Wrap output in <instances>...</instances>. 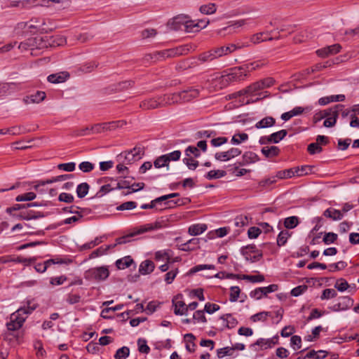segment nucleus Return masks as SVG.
Returning <instances> with one entry per match:
<instances>
[{
	"label": "nucleus",
	"mask_w": 359,
	"mask_h": 359,
	"mask_svg": "<svg viewBox=\"0 0 359 359\" xmlns=\"http://www.w3.org/2000/svg\"><path fill=\"white\" fill-rule=\"evenodd\" d=\"M262 154L266 158H271L278 156L280 149L276 146L264 147L261 149Z\"/></svg>",
	"instance_id": "nucleus-24"
},
{
	"label": "nucleus",
	"mask_w": 359,
	"mask_h": 359,
	"mask_svg": "<svg viewBox=\"0 0 359 359\" xmlns=\"http://www.w3.org/2000/svg\"><path fill=\"white\" fill-rule=\"evenodd\" d=\"M90 189V186L87 182H82L79 184L76 187V195L78 198H84L88 193Z\"/></svg>",
	"instance_id": "nucleus-32"
},
{
	"label": "nucleus",
	"mask_w": 359,
	"mask_h": 359,
	"mask_svg": "<svg viewBox=\"0 0 359 359\" xmlns=\"http://www.w3.org/2000/svg\"><path fill=\"white\" fill-rule=\"evenodd\" d=\"M204 310H198L194 312V315H193V320H194V323H205L207 320H206V318H205V313H204Z\"/></svg>",
	"instance_id": "nucleus-59"
},
{
	"label": "nucleus",
	"mask_w": 359,
	"mask_h": 359,
	"mask_svg": "<svg viewBox=\"0 0 359 359\" xmlns=\"http://www.w3.org/2000/svg\"><path fill=\"white\" fill-rule=\"evenodd\" d=\"M263 65L260 61H256L251 63H248L246 65L241 66L243 68V72L245 73V76H248V74L261 67Z\"/></svg>",
	"instance_id": "nucleus-33"
},
{
	"label": "nucleus",
	"mask_w": 359,
	"mask_h": 359,
	"mask_svg": "<svg viewBox=\"0 0 359 359\" xmlns=\"http://www.w3.org/2000/svg\"><path fill=\"white\" fill-rule=\"evenodd\" d=\"M323 216L332 220H340L343 218V214L339 210L332 208H327L323 212Z\"/></svg>",
	"instance_id": "nucleus-23"
},
{
	"label": "nucleus",
	"mask_w": 359,
	"mask_h": 359,
	"mask_svg": "<svg viewBox=\"0 0 359 359\" xmlns=\"http://www.w3.org/2000/svg\"><path fill=\"white\" fill-rule=\"evenodd\" d=\"M133 85V81H125L121 83H118L117 84H114L111 86V92H116V91H121L126 90L129 88H130Z\"/></svg>",
	"instance_id": "nucleus-30"
},
{
	"label": "nucleus",
	"mask_w": 359,
	"mask_h": 359,
	"mask_svg": "<svg viewBox=\"0 0 359 359\" xmlns=\"http://www.w3.org/2000/svg\"><path fill=\"white\" fill-rule=\"evenodd\" d=\"M73 177V175L72 174H65L61 175L59 176L53 177L51 179H48L46 180H39L36 182V184L34 185V188L35 190L39 191L40 192H43L42 190L39 189V187L41 186H45L46 184H52L57 182L65 181Z\"/></svg>",
	"instance_id": "nucleus-10"
},
{
	"label": "nucleus",
	"mask_w": 359,
	"mask_h": 359,
	"mask_svg": "<svg viewBox=\"0 0 359 359\" xmlns=\"http://www.w3.org/2000/svg\"><path fill=\"white\" fill-rule=\"evenodd\" d=\"M262 84L260 83V81H257V82H255L254 83L250 85L249 86H248L246 88L241 90L238 93L240 95H244V94H249V95H252L254 93H255L256 92L260 90H262Z\"/></svg>",
	"instance_id": "nucleus-27"
},
{
	"label": "nucleus",
	"mask_w": 359,
	"mask_h": 359,
	"mask_svg": "<svg viewBox=\"0 0 359 359\" xmlns=\"http://www.w3.org/2000/svg\"><path fill=\"white\" fill-rule=\"evenodd\" d=\"M183 50H184V48H182V47L177 48L176 49L165 50H163V51H161V52L156 53L154 55H151V54L147 55L145 56L144 59L147 61H149V60H154V59L157 60V59H158L160 57L164 59V58H166V57H174V56L182 54Z\"/></svg>",
	"instance_id": "nucleus-7"
},
{
	"label": "nucleus",
	"mask_w": 359,
	"mask_h": 359,
	"mask_svg": "<svg viewBox=\"0 0 359 359\" xmlns=\"http://www.w3.org/2000/svg\"><path fill=\"white\" fill-rule=\"evenodd\" d=\"M109 276V271L106 266L94 267L86 271L84 277L86 280L96 282L103 281Z\"/></svg>",
	"instance_id": "nucleus-5"
},
{
	"label": "nucleus",
	"mask_w": 359,
	"mask_h": 359,
	"mask_svg": "<svg viewBox=\"0 0 359 359\" xmlns=\"http://www.w3.org/2000/svg\"><path fill=\"white\" fill-rule=\"evenodd\" d=\"M155 269L154 263L149 259L143 261L139 268V272L142 275H147L154 271Z\"/></svg>",
	"instance_id": "nucleus-18"
},
{
	"label": "nucleus",
	"mask_w": 359,
	"mask_h": 359,
	"mask_svg": "<svg viewBox=\"0 0 359 359\" xmlns=\"http://www.w3.org/2000/svg\"><path fill=\"white\" fill-rule=\"evenodd\" d=\"M48 214H45L42 212L39 211H34V210H26V211H21L18 214H14L13 217L24 219V220H31V219H36L39 218H43L47 216Z\"/></svg>",
	"instance_id": "nucleus-9"
},
{
	"label": "nucleus",
	"mask_w": 359,
	"mask_h": 359,
	"mask_svg": "<svg viewBox=\"0 0 359 359\" xmlns=\"http://www.w3.org/2000/svg\"><path fill=\"white\" fill-rule=\"evenodd\" d=\"M200 90L197 88L190 87L178 93L179 101L189 102L199 95Z\"/></svg>",
	"instance_id": "nucleus-11"
},
{
	"label": "nucleus",
	"mask_w": 359,
	"mask_h": 359,
	"mask_svg": "<svg viewBox=\"0 0 359 359\" xmlns=\"http://www.w3.org/2000/svg\"><path fill=\"white\" fill-rule=\"evenodd\" d=\"M137 203L135 201H127L116 207L118 211L129 210L137 208Z\"/></svg>",
	"instance_id": "nucleus-54"
},
{
	"label": "nucleus",
	"mask_w": 359,
	"mask_h": 359,
	"mask_svg": "<svg viewBox=\"0 0 359 359\" xmlns=\"http://www.w3.org/2000/svg\"><path fill=\"white\" fill-rule=\"evenodd\" d=\"M237 324V320L231 314L227 313L218 318L215 328L219 330H224L225 328L232 329Z\"/></svg>",
	"instance_id": "nucleus-6"
},
{
	"label": "nucleus",
	"mask_w": 359,
	"mask_h": 359,
	"mask_svg": "<svg viewBox=\"0 0 359 359\" xmlns=\"http://www.w3.org/2000/svg\"><path fill=\"white\" fill-rule=\"evenodd\" d=\"M290 236L291 234L287 231H281L277 237V245L279 247L285 245Z\"/></svg>",
	"instance_id": "nucleus-43"
},
{
	"label": "nucleus",
	"mask_w": 359,
	"mask_h": 359,
	"mask_svg": "<svg viewBox=\"0 0 359 359\" xmlns=\"http://www.w3.org/2000/svg\"><path fill=\"white\" fill-rule=\"evenodd\" d=\"M184 29L187 32H194L200 30L198 23L194 20H187V22H184Z\"/></svg>",
	"instance_id": "nucleus-50"
},
{
	"label": "nucleus",
	"mask_w": 359,
	"mask_h": 359,
	"mask_svg": "<svg viewBox=\"0 0 359 359\" xmlns=\"http://www.w3.org/2000/svg\"><path fill=\"white\" fill-rule=\"evenodd\" d=\"M341 48V46L339 43H335L329 46L324 47L323 48L316 50V53L321 57H325L331 55L338 53Z\"/></svg>",
	"instance_id": "nucleus-12"
},
{
	"label": "nucleus",
	"mask_w": 359,
	"mask_h": 359,
	"mask_svg": "<svg viewBox=\"0 0 359 359\" xmlns=\"http://www.w3.org/2000/svg\"><path fill=\"white\" fill-rule=\"evenodd\" d=\"M307 151L310 154L313 155L322 152L323 148L319 143L313 142L308 145Z\"/></svg>",
	"instance_id": "nucleus-57"
},
{
	"label": "nucleus",
	"mask_w": 359,
	"mask_h": 359,
	"mask_svg": "<svg viewBox=\"0 0 359 359\" xmlns=\"http://www.w3.org/2000/svg\"><path fill=\"white\" fill-rule=\"evenodd\" d=\"M154 165L156 168H161L162 167L168 168V159L165 157V155H162L158 157L154 162Z\"/></svg>",
	"instance_id": "nucleus-53"
},
{
	"label": "nucleus",
	"mask_w": 359,
	"mask_h": 359,
	"mask_svg": "<svg viewBox=\"0 0 359 359\" xmlns=\"http://www.w3.org/2000/svg\"><path fill=\"white\" fill-rule=\"evenodd\" d=\"M287 134V131L284 129L271 134L270 135L272 142L274 144L278 143L280 141H281L286 137Z\"/></svg>",
	"instance_id": "nucleus-41"
},
{
	"label": "nucleus",
	"mask_w": 359,
	"mask_h": 359,
	"mask_svg": "<svg viewBox=\"0 0 359 359\" xmlns=\"http://www.w3.org/2000/svg\"><path fill=\"white\" fill-rule=\"evenodd\" d=\"M36 197V194L34 193V192L30 191V192L25 193L23 194L18 195L15 198V201H18V202L32 201L34 199H35Z\"/></svg>",
	"instance_id": "nucleus-48"
},
{
	"label": "nucleus",
	"mask_w": 359,
	"mask_h": 359,
	"mask_svg": "<svg viewBox=\"0 0 359 359\" xmlns=\"http://www.w3.org/2000/svg\"><path fill=\"white\" fill-rule=\"evenodd\" d=\"M133 264H134V260L130 256H126L121 259H117L115 263L118 269H125L130 267Z\"/></svg>",
	"instance_id": "nucleus-25"
},
{
	"label": "nucleus",
	"mask_w": 359,
	"mask_h": 359,
	"mask_svg": "<svg viewBox=\"0 0 359 359\" xmlns=\"http://www.w3.org/2000/svg\"><path fill=\"white\" fill-rule=\"evenodd\" d=\"M199 11L203 14L211 15L216 12L217 7L215 4L210 3L208 4H205V5L201 6Z\"/></svg>",
	"instance_id": "nucleus-37"
},
{
	"label": "nucleus",
	"mask_w": 359,
	"mask_h": 359,
	"mask_svg": "<svg viewBox=\"0 0 359 359\" xmlns=\"http://www.w3.org/2000/svg\"><path fill=\"white\" fill-rule=\"evenodd\" d=\"M338 116L339 113L331 114V116L325 118L323 123V126L327 128L333 127L337 123Z\"/></svg>",
	"instance_id": "nucleus-61"
},
{
	"label": "nucleus",
	"mask_w": 359,
	"mask_h": 359,
	"mask_svg": "<svg viewBox=\"0 0 359 359\" xmlns=\"http://www.w3.org/2000/svg\"><path fill=\"white\" fill-rule=\"evenodd\" d=\"M130 354V349L127 346H123L120 348H118L115 355L114 358L115 359H126L128 357Z\"/></svg>",
	"instance_id": "nucleus-49"
},
{
	"label": "nucleus",
	"mask_w": 359,
	"mask_h": 359,
	"mask_svg": "<svg viewBox=\"0 0 359 359\" xmlns=\"http://www.w3.org/2000/svg\"><path fill=\"white\" fill-rule=\"evenodd\" d=\"M344 107V105L342 104H336L332 107H330L329 109H326L324 110H322V114L323 115L324 118H328L331 116V114H334L335 113H339L340 111L342 110Z\"/></svg>",
	"instance_id": "nucleus-34"
},
{
	"label": "nucleus",
	"mask_w": 359,
	"mask_h": 359,
	"mask_svg": "<svg viewBox=\"0 0 359 359\" xmlns=\"http://www.w3.org/2000/svg\"><path fill=\"white\" fill-rule=\"evenodd\" d=\"M140 107L145 110L153 109L161 107L160 104H159L158 97L150 98V99L145 100L142 101L140 104Z\"/></svg>",
	"instance_id": "nucleus-20"
},
{
	"label": "nucleus",
	"mask_w": 359,
	"mask_h": 359,
	"mask_svg": "<svg viewBox=\"0 0 359 359\" xmlns=\"http://www.w3.org/2000/svg\"><path fill=\"white\" fill-rule=\"evenodd\" d=\"M339 302L332 306L334 311H344L349 309L353 303L352 299L348 297H341L339 298Z\"/></svg>",
	"instance_id": "nucleus-13"
},
{
	"label": "nucleus",
	"mask_w": 359,
	"mask_h": 359,
	"mask_svg": "<svg viewBox=\"0 0 359 359\" xmlns=\"http://www.w3.org/2000/svg\"><path fill=\"white\" fill-rule=\"evenodd\" d=\"M28 43L30 46V50L41 49L48 47V43L43 37L36 36L34 38L28 39Z\"/></svg>",
	"instance_id": "nucleus-15"
},
{
	"label": "nucleus",
	"mask_w": 359,
	"mask_h": 359,
	"mask_svg": "<svg viewBox=\"0 0 359 359\" xmlns=\"http://www.w3.org/2000/svg\"><path fill=\"white\" fill-rule=\"evenodd\" d=\"M161 227V225L159 222H155L154 224H147L140 227H137L134 229V231L130 233L128 235L117 238L116 239V244L122 245L126 244L130 241V238L142 233H144L147 231H151L153 230L158 229Z\"/></svg>",
	"instance_id": "nucleus-4"
},
{
	"label": "nucleus",
	"mask_w": 359,
	"mask_h": 359,
	"mask_svg": "<svg viewBox=\"0 0 359 359\" xmlns=\"http://www.w3.org/2000/svg\"><path fill=\"white\" fill-rule=\"evenodd\" d=\"M207 228L205 224H196L189 227L188 232L191 236H198L205 231Z\"/></svg>",
	"instance_id": "nucleus-26"
},
{
	"label": "nucleus",
	"mask_w": 359,
	"mask_h": 359,
	"mask_svg": "<svg viewBox=\"0 0 359 359\" xmlns=\"http://www.w3.org/2000/svg\"><path fill=\"white\" fill-rule=\"evenodd\" d=\"M217 58V57L215 53L214 48L201 54L198 57V60L203 62H210Z\"/></svg>",
	"instance_id": "nucleus-35"
},
{
	"label": "nucleus",
	"mask_w": 359,
	"mask_h": 359,
	"mask_svg": "<svg viewBox=\"0 0 359 359\" xmlns=\"http://www.w3.org/2000/svg\"><path fill=\"white\" fill-rule=\"evenodd\" d=\"M297 170L294 168L280 170L276 172V177L278 179H288L296 176Z\"/></svg>",
	"instance_id": "nucleus-28"
},
{
	"label": "nucleus",
	"mask_w": 359,
	"mask_h": 359,
	"mask_svg": "<svg viewBox=\"0 0 359 359\" xmlns=\"http://www.w3.org/2000/svg\"><path fill=\"white\" fill-rule=\"evenodd\" d=\"M337 234L333 232L326 233L323 237V241L326 245H329L334 243L337 241Z\"/></svg>",
	"instance_id": "nucleus-63"
},
{
	"label": "nucleus",
	"mask_w": 359,
	"mask_h": 359,
	"mask_svg": "<svg viewBox=\"0 0 359 359\" xmlns=\"http://www.w3.org/2000/svg\"><path fill=\"white\" fill-rule=\"evenodd\" d=\"M337 293L334 289H325L320 297L321 299H329L337 297Z\"/></svg>",
	"instance_id": "nucleus-64"
},
{
	"label": "nucleus",
	"mask_w": 359,
	"mask_h": 359,
	"mask_svg": "<svg viewBox=\"0 0 359 359\" xmlns=\"http://www.w3.org/2000/svg\"><path fill=\"white\" fill-rule=\"evenodd\" d=\"M242 280H249L252 283H261L264 280V276L263 275H243Z\"/></svg>",
	"instance_id": "nucleus-60"
},
{
	"label": "nucleus",
	"mask_w": 359,
	"mask_h": 359,
	"mask_svg": "<svg viewBox=\"0 0 359 359\" xmlns=\"http://www.w3.org/2000/svg\"><path fill=\"white\" fill-rule=\"evenodd\" d=\"M248 135L247 133H236L235 134L231 140V142L234 144H239L242 142L248 140Z\"/></svg>",
	"instance_id": "nucleus-52"
},
{
	"label": "nucleus",
	"mask_w": 359,
	"mask_h": 359,
	"mask_svg": "<svg viewBox=\"0 0 359 359\" xmlns=\"http://www.w3.org/2000/svg\"><path fill=\"white\" fill-rule=\"evenodd\" d=\"M37 307L38 304L33 299L27 300L26 305L19 308L15 312L11 315L10 320L6 323L7 329L11 331L20 329L28 315L31 314Z\"/></svg>",
	"instance_id": "nucleus-1"
},
{
	"label": "nucleus",
	"mask_w": 359,
	"mask_h": 359,
	"mask_svg": "<svg viewBox=\"0 0 359 359\" xmlns=\"http://www.w3.org/2000/svg\"><path fill=\"white\" fill-rule=\"evenodd\" d=\"M276 124V119L272 116H266L257 122L255 127L257 129L268 128Z\"/></svg>",
	"instance_id": "nucleus-19"
},
{
	"label": "nucleus",
	"mask_w": 359,
	"mask_h": 359,
	"mask_svg": "<svg viewBox=\"0 0 359 359\" xmlns=\"http://www.w3.org/2000/svg\"><path fill=\"white\" fill-rule=\"evenodd\" d=\"M245 77L243 68L240 66L231 69L229 73L219 76L217 81L220 84L219 88H223L231 83L243 81Z\"/></svg>",
	"instance_id": "nucleus-2"
},
{
	"label": "nucleus",
	"mask_w": 359,
	"mask_h": 359,
	"mask_svg": "<svg viewBox=\"0 0 359 359\" xmlns=\"http://www.w3.org/2000/svg\"><path fill=\"white\" fill-rule=\"evenodd\" d=\"M226 172L222 170H212L205 175V177L208 180L219 179L226 176Z\"/></svg>",
	"instance_id": "nucleus-29"
},
{
	"label": "nucleus",
	"mask_w": 359,
	"mask_h": 359,
	"mask_svg": "<svg viewBox=\"0 0 359 359\" xmlns=\"http://www.w3.org/2000/svg\"><path fill=\"white\" fill-rule=\"evenodd\" d=\"M242 158L245 161V163H253L259 161V156L252 151H246L243 154Z\"/></svg>",
	"instance_id": "nucleus-42"
},
{
	"label": "nucleus",
	"mask_w": 359,
	"mask_h": 359,
	"mask_svg": "<svg viewBox=\"0 0 359 359\" xmlns=\"http://www.w3.org/2000/svg\"><path fill=\"white\" fill-rule=\"evenodd\" d=\"M258 252H259V250H258L256 245L254 244L242 247L241 249V254L245 257L246 259H249L248 254L250 252L257 253Z\"/></svg>",
	"instance_id": "nucleus-45"
},
{
	"label": "nucleus",
	"mask_w": 359,
	"mask_h": 359,
	"mask_svg": "<svg viewBox=\"0 0 359 359\" xmlns=\"http://www.w3.org/2000/svg\"><path fill=\"white\" fill-rule=\"evenodd\" d=\"M186 156H192L193 158H198L201 156V151L195 146H189L184 151Z\"/></svg>",
	"instance_id": "nucleus-51"
},
{
	"label": "nucleus",
	"mask_w": 359,
	"mask_h": 359,
	"mask_svg": "<svg viewBox=\"0 0 359 359\" xmlns=\"http://www.w3.org/2000/svg\"><path fill=\"white\" fill-rule=\"evenodd\" d=\"M137 149V147H135L133 149L124 153V158L128 163L137 161L141 158V156H138V153H134Z\"/></svg>",
	"instance_id": "nucleus-46"
},
{
	"label": "nucleus",
	"mask_w": 359,
	"mask_h": 359,
	"mask_svg": "<svg viewBox=\"0 0 359 359\" xmlns=\"http://www.w3.org/2000/svg\"><path fill=\"white\" fill-rule=\"evenodd\" d=\"M297 170L296 176H303L311 173L313 172V166L305 165L301 167H294Z\"/></svg>",
	"instance_id": "nucleus-44"
},
{
	"label": "nucleus",
	"mask_w": 359,
	"mask_h": 359,
	"mask_svg": "<svg viewBox=\"0 0 359 359\" xmlns=\"http://www.w3.org/2000/svg\"><path fill=\"white\" fill-rule=\"evenodd\" d=\"M218 358H222L224 356H234L233 348L231 346H226L217 350Z\"/></svg>",
	"instance_id": "nucleus-38"
},
{
	"label": "nucleus",
	"mask_w": 359,
	"mask_h": 359,
	"mask_svg": "<svg viewBox=\"0 0 359 359\" xmlns=\"http://www.w3.org/2000/svg\"><path fill=\"white\" fill-rule=\"evenodd\" d=\"M138 351L141 353L148 354L150 352V347L147 344V341L144 338H138L137 340Z\"/></svg>",
	"instance_id": "nucleus-39"
},
{
	"label": "nucleus",
	"mask_w": 359,
	"mask_h": 359,
	"mask_svg": "<svg viewBox=\"0 0 359 359\" xmlns=\"http://www.w3.org/2000/svg\"><path fill=\"white\" fill-rule=\"evenodd\" d=\"M187 16H177L173 19L172 25L173 29L175 30L182 29V27L184 28V22H187Z\"/></svg>",
	"instance_id": "nucleus-40"
},
{
	"label": "nucleus",
	"mask_w": 359,
	"mask_h": 359,
	"mask_svg": "<svg viewBox=\"0 0 359 359\" xmlns=\"http://www.w3.org/2000/svg\"><path fill=\"white\" fill-rule=\"evenodd\" d=\"M69 75L68 73H59V74H53L48 76L47 79L50 83H60L65 82L68 78Z\"/></svg>",
	"instance_id": "nucleus-22"
},
{
	"label": "nucleus",
	"mask_w": 359,
	"mask_h": 359,
	"mask_svg": "<svg viewBox=\"0 0 359 359\" xmlns=\"http://www.w3.org/2000/svg\"><path fill=\"white\" fill-rule=\"evenodd\" d=\"M158 99L161 107L180 102L178 93L158 96Z\"/></svg>",
	"instance_id": "nucleus-14"
},
{
	"label": "nucleus",
	"mask_w": 359,
	"mask_h": 359,
	"mask_svg": "<svg viewBox=\"0 0 359 359\" xmlns=\"http://www.w3.org/2000/svg\"><path fill=\"white\" fill-rule=\"evenodd\" d=\"M172 306L174 307V313L175 315L182 316L187 314V305L184 302L178 300V297H175L172 299Z\"/></svg>",
	"instance_id": "nucleus-17"
},
{
	"label": "nucleus",
	"mask_w": 359,
	"mask_h": 359,
	"mask_svg": "<svg viewBox=\"0 0 359 359\" xmlns=\"http://www.w3.org/2000/svg\"><path fill=\"white\" fill-rule=\"evenodd\" d=\"M48 46H63L66 43V39L61 36H52L49 39L46 40Z\"/></svg>",
	"instance_id": "nucleus-31"
},
{
	"label": "nucleus",
	"mask_w": 359,
	"mask_h": 359,
	"mask_svg": "<svg viewBox=\"0 0 359 359\" xmlns=\"http://www.w3.org/2000/svg\"><path fill=\"white\" fill-rule=\"evenodd\" d=\"M241 48V46H238L235 44H229L226 46H221V47L215 48H214V50H215V53L217 55V57L218 58V57H222L224 55H227L229 53L235 51L236 49Z\"/></svg>",
	"instance_id": "nucleus-16"
},
{
	"label": "nucleus",
	"mask_w": 359,
	"mask_h": 359,
	"mask_svg": "<svg viewBox=\"0 0 359 359\" xmlns=\"http://www.w3.org/2000/svg\"><path fill=\"white\" fill-rule=\"evenodd\" d=\"M46 98V93L43 91H36L35 93L27 96L24 99L27 104L29 103H39Z\"/></svg>",
	"instance_id": "nucleus-21"
},
{
	"label": "nucleus",
	"mask_w": 359,
	"mask_h": 359,
	"mask_svg": "<svg viewBox=\"0 0 359 359\" xmlns=\"http://www.w3.org/2000/svg\"><path fill=\"white\" fill-rule=\"evenodd\" d=\"M245 77L243 68L240 66L231 69L229 73L219 76L217 81L220 84L219 88H223L231 83L243 81Z\"/></svg>",
	"instance_id": "nucleus-3"
},
{
	"label": "nucleus",
	"mask_w": 359,
	"mask_h": 359,
	"mask_svg": "<svg viewBox=\"0 0 359 359\" xmlns=\"http://www.w3.org/2000/svg\"><path fill=\"white\" fill-rule=\"evenodd\" d=\"M215 266L213 264H199L194 266L191 268L189 271V274H194L196 272H198L200 271L204 270V269H215Z\"/></svg>",
	"instance_id": "nucleus-55"
},
{
	"label": "nucleus",
	"mask_w": 359,
	"mask_h": 359,
	"mask_svg": "<svg viewBox=\"0 0 359 359\" xmlns=\"http://www.w3.org/2000/svg\"><path fill=\"white\" fill-rule=\"evenodd\" d=\"M279 338H259L255 343L250 345V348L255 351L266 350L278 344Z\"/></svg>",
	"instance_id": "nucleus-8"
},
{
	"label": "nucleus",
	"mask_w": 359,
	"mask_h": 359,
	"mask_svg": "<svg viewBox=\"0 0 359 359\" xmlns=\"http://www.w3.org/2000/svg\"><path fill=\"white\" fill-rule=\"evenodd\" d=\"M182 161L189 170H194L199 165L198 161L192 156H186L183 158Z\"/></svg>",
	"instance_id": "nucleus-47"
},
{
	"label": "nucleus",
	"mask_w": 359,
	"mask_h": 359,
	"mask_svg": "<svg viewBox=\"0 0 359 359\" xmlns=\"http://www.w3.org/2000/svg\"><path fill=\"white\" fill-rule=\"evenodd\" d=\"M349 285L348 282L344 278H339L337 280L334 287L337 288L339 292H344L348 289Z\"/></svg>",
	"instance_id": "nucleus-62"
},
{
	"label": "nucleus",
	"mask_w": 359,
	"mask_h": 359,
	"mask_svg": "<svg viewBox=\"0 0 359 359\" xmlns=\"http://www.w3.org/2000/svg\"><path fill=\"white\" fill-rule=\"evenodd\" d=\"M299 218L297 216H291L285 219L284 226L286 229H292L299 224Z\"/></svg>",
	"instance_id": "nucleus-36"
},
{
	"label": "nucleus",
	"mask_w": 359,
	"mask_h": 359,
	"mask_svg": "<svg viewBox=\"0 0 359 359\" xmlns=\"http://www.w3.org/2000/svg\"><path fill=\"white\" fill-rule=\"evenodd\" d=\"M347 266V263L344 261H340L334 264H331L328 266L330 272H334L345 269Z\"/></svg>",
	"instance_id": "nucleus-58"
},
{
	"label": "nucleus",
	"mask_w": 359,
	"mask_h": 359,
	"mask_svg": "<svg viewBox=\"0 0 359 359\" xmlns=\"http://www.w3.org/2000/svg\"><path fill=\"white\" fill-rule=\"evenodd\" d=\"M240 294L241 289L238 286H231L230 287L229 301L231 302H236L239 297Z\"/></svg>",
	"instance_id": "nucleus-56"
}]
</instances>
